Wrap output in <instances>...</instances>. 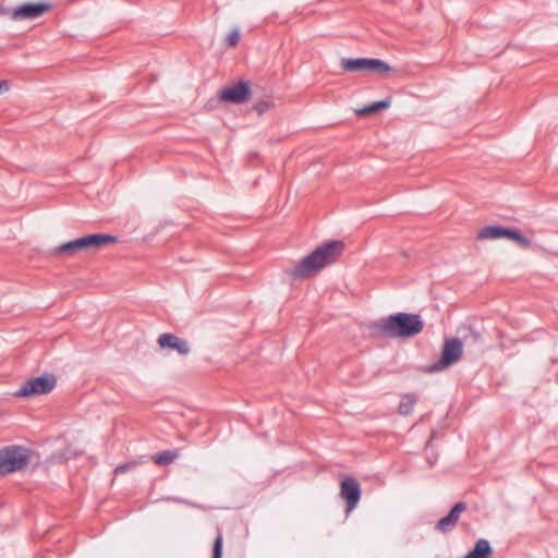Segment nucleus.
<instances>
[{"mask_svg":"<svg viewBox=\"0 0 558 558\" xmlns=\"http://www.w3.org/2000/svg\"><path fill=\"white\" fill-rule=\"evenodd\" d=\"M369 328L384 338L408 339L423 330L424 322L418 314L400 312L373 322Z\"/></svg>","mask_w":558,"mask_h":558,"instance_id":"obj_1","label":"nucleus"},{"mask_svg":"<svg viewBox=\"0 0 558 558\" xmlns=\"http://www.w3.org/2000/svg\"><path fill=\"white\" fill-rule=\"evenodd\" d=\"M344 244L339 240L323 243L295 265L293 277L306 279L315 276L326 266L333 264L341 256Z\"/></svg>","mask_w":558,"mask_h":558,"instance_id":"obj_2","label":"nucleus"},{"mask_svg":"<svg viewBox=\"0 0 558 558\" xmlns=\"http://www.w3.org/2000/svg\"><path fill=\"white\" fill-rule=\"evenodd\" d=\"M33 451L19 445H10L0 449V476H5L25 469L31 462Z\"/></svg>","mask_w":558,"mask_h":558,"instance_id":"obj_3","label":"nucleus"},{"mask_svg":"<svg viewBox=\"0 0 558 558\" xmlns=\"http://www.w3.org/2000/svg\"><path fill=\"white\" fill-rule=\"evenodd\" d=\"M117 241L118 238L114 235L94 233L63 243L56 248V252L58 254L74 255L78 251L99 248L108 244H113Z\"/></svg>","mask_w":558,"mask_h":558,"instance_id":"obj_4","label":"nucleus"},{"mask_svg":"<svg viewBox=\"0 0 558 558\" xmlns=\"http://www.w3.org/2000/svg\"><path fill=\"white\" fill-rule=\"evenodd\" d=\"M462 347L463 342L459 338L446 339L441 348L439 360L428 365L425 372L429 374L438 373L457 363L462 356Z\"/></svg>","mask_w":558,"mask_h":558,"instance_id":"obj_5","label":"nucleus"},{"mask_svg":"<svg viewBox=\"0 0 558 558\" xmlns=\"http://www.w3.org/2000/svg\"><path fill=\"white\" fill-rule=\"evenodd\" d=\"M56 385V376L53 374L46 373L24 381L13 395L17 398H34L49 393L53 390Z\"/></svg>","mask_w":558,"mask_h":558,"instance_id":"obj_6","label":"nucleus"},{"mask_svg":"<svg viewBox=\"0 0 558 558\" xmlns=\"http://www.w3.org/2000/svg\"><path fill=\"white\" fill-rule=\"evenodd\" d=\"M340 65L348 72H371L384 74L392 71V68L387 62L376 58H342Z\"/></svg>","mask_w":558,"mask_h":558,"instance_id":"obj_7","label":"nucleus"},{"mask_svg":"<svg viewBox=\"0 0 558 558\" xmlns=\"http://www.w3.org/2000/svg\"><path fill=\"white\" fill-rule=\"evenodd\" d=\"M251 84L243 80H239L219 92L220 101L226 104H245L251 99Z\"/></svg>","mask_w":558,"mask_h":558,"instance_id":"obj_8","label":"nucleus"},{"mask_svg":"<svg viewBox=\"0 0 558 558\" xmlns=\"http://www.w3.org/2000/svg\"><path fill=\"white\" fill-rule=\"evenodd\" d=\"M362 496L360 483L352 476H345L340 483V497L345 501V513L349 514L359 504Z\"/></svg>","mask_w":558,"mask_h":558,"instance_id":"obj_9","label":"nucleus"},{"mask_svg":"<svg viewBox=\"0 0 558 558\" xmlns=\"http://www.w3.org/2000/svg\"><path fill=\"white\" fill-rule=\"evenodd\" d=\"M51 9L50 3L26 2L13 9L11 17L14 21L37 19Z\"/></svg>","mask_w":558,"mask_h":558,"instance_id":"obj_10","label":"nucleus"},{"mask_svg":"<svg viewBox=\"0 0 558 558\" xmlns=\"http://www.w3.org/2000/svg\"><path fill=\"white\" fill-rule=\"evenodd\" d=\"M468 508L464 501H459L450 509L447 515L441 518L435 529L441 533L451 531L458 523L460 514Z\"/></svg>","mask_w":558,"mask_h":558,"instance_id":"obj_11","label":"nucleus"},{"mask_svg":"<svg viewBox=\"0 0 558 558\" xmlns=\"http://www.w3.org/2000/svg\"><path fill=\"white\" fill-rule=\"evenodd\" d=\"M157 342L160 345V348L175 350L181 355H187L191 351L189 343L184 339L173 333H161L158 337Z\"/></svg>","mask_w":558,"mask_h":558,"instance_id":"obj_12","label":"nucleus"},{"mask_svg":"<svg viewBox=\"0 0 558 558\" xmlns=\"http://www.w3.org/2000/svg\"><path fill=\"white\" fill-rule=\"evenodd\" d=\"M493 555V548L487 539H477L473 549L463 558H489Z\"/></svg>","mask_w":558,"mask_h":558,"instance_id":"obj_13","label":"nucleus"},{"mask_svg":"<svg viewBox=\"0 0 558 558\" xmlns=\"http://www.w3.org/2000/svg\"><path fill=\"white\" fill-rule=\"evenodd\" d=\"M506 227L502 226H487L482 228L477 233L478 240H495L505 238Z\"/></svg>","mask_w":558,"mask_h":558,"instance_id":"obj_14","label":"nucleus"},{"mask_svg":"<svg viewBox=\"0 0 558 558\" xmlns=\"http://www.w3.org/2000/svg\"><path fill=\"white\" fill-rule=\"evenodd\" d=\"M418 400V397L415 392L404 393L401 397V401L398 405V413L400 415H409L413 412V409Z\"/></svg>","mask_w":558,"mask_h":558,"instance_id":"obj_15","label":"nucleus"},{"mask_svg":"<svg viewBox=\"0 0 558 558\" xmlns=\"http://www.w3.org/2000/svg\"><path fill=\"white\" fill-rule=\"evenodd\" d=\"M505 238L514 241L522 248L531 246V240L517 229L507 228Z\"/></svg>","mask_w":558,"mask_h":558,"instance_id":"obj_16","label":"nucleus"},{"mask_svg":"<svg viewBox=\"0 0 558 558\" xmlns=\"http://www.w3.org/2000/svg\"><path fill=\"white\" fill-rule=\"evenodd\" d=\"M389 106H390V99L387 98V99H384V100L375 101V102H373V104H371L368 106H365L362 109H359L356 111V114L360 116V117L372 114V113L378 112L381 109H386Z\"/></svg>","mask_w":558,"mask_h":558,"instance_id":"obj_17","label":"nucleus"},{"mask_svg":"<svg viewBox=\"0 0 558 558\" xmlns=\"http://www.w3.org/2000/svg\"><path fill=\"white\" fill-rule=\"evenodd\" d=\"M178 457V452L174 450L160 451L153 456V461L158 465H168L172 463Z\"/></svg>","mask_w":558,"mask_h":558,"instance_id":"obj_18","label":"nucleus"},{"mask_svg":"<svg viewBox=\"0 0 558 558\" xmlns=\"http://www.w3.org/2000/svg\"><path fill=\"white\" fill-rule=\"evenodd\" d=\"M463 341L468 344L473 345H483L484 343L482 333L478 330L474 329L473 327H469L468 333L463 336Z\"/></svg>","mask_w":558,"mask_h":558,"instance_id":"obj_19","label":"nucleus"},{"mask_svg":"<svg viewBox=\"0 0 558 558\" xmlns=\"http://www.w3.org/2000/svg\"><path fill=\"white\" fill-rule=\"evenodd\" d=\"M223 538L222 533L218 530V534L213 545V558H222Z\"/></svg>","mask_w":558,"mask_h":558,"instance_id":"obj_20","label":"nucleus"},{"mask_svg":"<svg viewBox=\"0 0 558 558\" xmlns=\"http://www.w3.org/2000/svg\"><path fill=\"white\" fill-rule=\"evenodd\" d=\"M240 39V32L238 28H234L226 38V41L229 47H234Z\"/></svg>","mask_w":558,"mask_h":558,"instance_id":"obj_21","label":"nucleus"},{"mask_svg":"<svg viewBox=\"0 0 558 558\" xmlns=\"http://www.w3.org/2000/svg\"><path fill=\"white\" fill-rule=\"evenodd\" d=\"M136 466V462H126L116 466L114 473L121 474Z\"/></svg>","mask_w":558,"mask_h":558,"instance_id":"obj_22","label":"nucleus"},{"mask_svg":"<svg viewBox=\"0 0 558 558\" xmlns=\"http://www.w3.org/2000/svg\"><path fill=\"white\" fill-rule=\"evenodd\" d=\"M269 102L266 100L258 101L254 106V110L258 113V116H262L269 109Z\"/></svg>","mask_w":558,"mask_h":558,"instance_id":"obj_23","label":"nucleus"},{"mask_svg":"<svg viewBox=\"0 0 558 558\" xmlns=\"http://www.w3.org/2000/svg\"><path fill=\"white\" fill-rule=\"evenodd\" d=\"M8 89H9V82L0 81V93H2L3 90H8Z\"/></svg>","mask_w":558,"mask_h":558,"instance_id":"obj_24","label":"nucleus"}]
</instances>
